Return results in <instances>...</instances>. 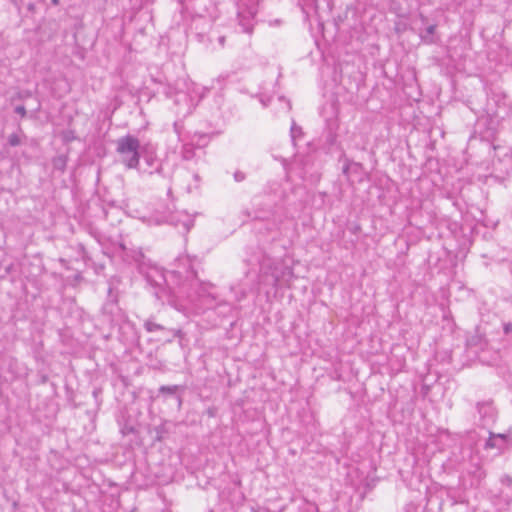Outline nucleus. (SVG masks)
Returning a JSON list of instances; mask_svg holds the SVG:
<instances>
[{
    "label": "nucleus",
    "mask_w": 512,
    "mask_h": 512,
    "mask_svg": "<svg viewBox=\"0 0 512 512\" xmlns=\"http://www.w3.org/2000/svg\"><path fill=\"white\" fill-rule=\"evenodd\" d=\"M293 277V269L270 259L264 260L260 267L259 283L278 287L282 281L288 282Z\"/></svg>",
    "instance_id": "nucleus-1"
},
{
    "label": "nucleus",
    "mask_w": 512,
    "mask_h": 512,
    "mask_svg": "<svg viewBox=\"0 0 512 512\" xmlns=\"http://www.w3.org/2000/svg\"><path fill=\"white\" fill-rule=\"evenodd\" d=\"M116 151L121 157V162L128 169H135L139 164L140 154V141L132 135L120 137L116 141Z\"/></svg>",
    "instance_id": "nucleus-2"
},
{
    "label": "nucleus",
    "mask_w": 512,
    "mask_h": 512,
    "mask_svg": "<svg viewBox=\"0 0 512 512\" xmlns=\"http://www.w3.org/2000/svg\"><path fill=\"white\" fill-rule=\"evenodd\" d=\"M146 279L148 283L155 287L156 290L154 294L159 300H164V298L167 297V302L171 306L175 307L177 310H181L176 303L175 292H172L171 290L167 291L166 288H164V285L167 283V279L160 269L156 267L149 268L146 273Z\"/></svg>",
    "instance_id": "nucleus-3"
},
{
    "label": "nucleus",
    "mask_w": 512,
    "mask_h": 512,
    "mask_svg": "<svg viewBox=\"0 0 512 512\" xmlns=\"http://www.w3.org/2000/svg\"><path fill=\"white\" fill-rule=\"evenodd\" d=\"M191 279L189 282L190 288L193 290L192 293L187 294V298L191 303L200 302L201 307L211 308L213 306L214 296L210 292L212 285L210 283L200 282L194 271L189 272Z\"/></svg>",
    "instance_id": "nucleus-4"
},
{
    "label": "nucleus",
    "mask_w": 512,
    "mask_h": 512,
    "mask_svg": "<svg viewBox=\"0 0 512 512\" xmlns=\"http://www.w3.org/2000/svg\"><path fill=\"white\" fill-rule=\"evenodd\" d=\"M258 4L259 0H239L238 2L237 21L244 33L251 34L253 32Z\"/></svg>",
    "instance_id": "nucleus-5"
},
{
    "label": "nucleus",
    "mask_w": 512,
    "mask_h": 512,
    "mask_svg": "<svg viewBox=\"0 0 512 512\" xmlns=\"http://www.w3.org/2000/svg\"><path fill=\"white\" fill-rule=\"evenodd\" d=\"M154 224L167 223L176 228H181L183 232L187 233L192 228L194 220L184 211H172L170 214H156L153 217Z\"/></svg>",
    "instance_id": "nucleus-6"
},
{
    "label": "nucleus",
    "mask_w": 512,
    "mask_h": 512,
    "mask_svg": "<svg viewBox=\"0 0 512 512\" xmlns=\"http://www.w3.org/2000/svg\"><path fill=\"white\" fill-rule=\"evenodd\" d=\"M175 104L179 106L177 113L182 116L192 113L195 106L192 98L184 92H178L176 94Z\"/></svg>",
    "instance_id": "nucleus-7"
},
{
    "label": "nucleus",
    "mask_w": 512,
    "mask_h": 512,
    "mask_svg": "<svg viewBox=\"0 0 512 512\" xmlns=\"http://www.w3.org/2000/svg\"><path fill=\"white\" fill-rule=\"evenodd\" d=\"M477 410L485 424L495 421L496 410L491 401L478 402Z\"/></svg>",
    "instance_id": "nucleus-8"
},
{
    "label": "nucleus",
    "mask_w": 512,
    "mask_h": 512,
    "mask_svg": "<svg viewBox=\"0 0 512 512\" xmlns=\"http://www.w3.org/2000/svg\"><path fill=\"white\" fill-rule=\"evenodd\" d=\"M506 438H507V436L505 434L490 433V437L486 441L485 448H487V449H493V448L501 449L504 446L505 442H506Z\"/></svg>",
    "instance_id": "nucleus-9"
},
{
    "label": "nucleus",
    "mask_w": 512,
    "mask_h": 512,
    "mask_svg": "<svg viewBox=\"0 0 512 512\" xmlns=\"http://www.w3.org/2000/svg\"><path fill=\"white\" fill-rule=\"evenodd\" d=\"M145 161H146V163H147V165L149 167L154 168V170L146 171L148 174L161 173L162 172V165H161L160 161L156 157H153L152 155H148L145 158Z\"/></svg>",
    "instance_id": "nucleus-10"
},
{
    "label": "nucleus",
    "mask_w": 512,
    "mask_h": 512,
    "mask_svg": "<svg viewBox=\"0 0 512 512\" xmlns=\"http://www.w3.org/2000/svg\"><path fill=\"white\" fill-rule=\"evenodd\" d=\"M172 212L171 208L167 205H164L163 203L157 204V207L151 212V214L148 216L149 222L154 223L153 217L156 214H170Z\"/></svg>",
    "instance_id": "nucleus-11"
},
{
    "label": "nucleus",
    "mask_w": 512,
    "mask_h": 512,
    "mask_svg": "<svg viewBox=\"0 0 512 512\" xmlns=\"http://www.w3.org/2000/svg\"><path fill=\"white\" fill-rule=\"evenodd\" d=\"M53 168L59 171H64L67 165V157L65 155H58L52 160Z\"/></svg>",
    "instance_id": "nucleus-12"
},
{
    "label": "nucleus",
    "mask_w": 512,
    "mask_h": 512,
    "mask_svg": "<svg viewBox=\"0 0 512 512\" xmlns=\"http://www.w3.org/2000/svg\"><path fill=\"white\" fill-rule=\"evenodd\" d=\"M144 328L149 333L166 330V328L164 326L154 322L151 319H148L144 322Z\"/></svg>",
    "instance_id": "nucleus-13"
},
{
    "label": "nucleus",
    "mask_w": 512,
    "mask_h": 512,
    "mask_svg": "<svg viewBox=\"0 0 512 512\" xmlns=\"http://www.w3.org/2000/svg\"><path fill=\"white\" fill-rule=\"evenodd\" d=\"M181 156L184 160H192L195 156V149L191 144H184L181 150Z\"/></svg>",
    "instance_id": "nucleus-14"
},
{
    "label": "nucleus",
    "mask_w": 512,
    "mask_h": 512,
    "mask_svg": "<svg viewBox=\"0 0 512 512\" xmlns=\"http://www.w3.org/2000/svg\"><path fill=\"white\" fill-rule=\"evenodd\" d=\"M435 30H436V25H429L425 29V32L421 33L422 40L425 41L426 43H433L434 42L433 35L435 33Z\"/></svg>",
    "instance_id": "nucleus-15"
},
{
    "label": "nucleus",
    "mask_w": 512,
    "mask_h": 512,
    "mask_svg": "<svg viewBox=\"0 0 512 512\" xmlns=\"http://www.w3.org/2000/svg\"><path fill=\"white\" fill-rule=\"evenodd\" d=\"M178 389H179V386H177V385H172V386L163 385L159 388V393L172 395V394H175Z\"/></svg>",
    "instance_id": "nucleus-16"
},
{
    "label": "nucleus",
    "mask_w": 512,
    "mask_h": 512,
    "mask_svg": "<svg viewBox=\"0 0 512 512\" xmlns=\"http://www.w3.org/2000/svg\"><path fill=\"white\" fill-rule=\"evenodd\" d=\"M8 144L12 147L19 146L21 144V137L17 133H13L8 137Z\"/></svg>",
    "instance_id": "nucleus-17"
},
{
    "label": "nucleus",
    "mask_w": 512,
    "mask_h": 512,
    "mask_svg": "<svg viewBox=\"0 0 512 512\" xmlns=\"http://www.w3.org/2000/svg\"><path fill=\"white\" fill-rule=\"evenodd\" d=\"M302 134V130L300 127L296 126L295 122L292 123L290 128V135L292 141H295V139Z\"/></svg>",
    "instance_id": "nucleus-18"
},
{
    "label": "nucleus",
    "mask_w": 512,
    "mask_h": 512,
    "mask_svg": "<svg viewBox=\"0 0 512 512\" xmlns=\"http://www.w3.org/2000/svg\"><path fill=\"white\" fill-rule=\"evenodd\" d=\"M62 138L65 142H70L75 139L74 132L72 130H67L62 133Z\"/></svg>",
    "instance_id": "nucleus-19"
},
{
    "label": "nucleus",
    "mask_w": 512,
    "mask_h": 512,
    "mask_svg": "<svg viewBox=\"0 0 512 512\" xmlns=\"http://www.w3.org/2000/svg\"><path fill=\"white\" fill-rule=\"evenodd\" d=\"M15 113L19 114L21 117H25L26 109L23 105H18L15 107Z\"/></svg>",
    "instance_id": "nucleus-20"
},
{
    "label": "nucleus",
    "mask_w": 512,
    "mask_h": 512,
    "mask_svg": "<svg viewBox=\"0 0 512 512\" xmlns=\"http://www.w3.org/2000/svg\"><path fill=\"white\" fill-rule=\"evenodd\" d=\"M234 179L236 182H241L245 179V174L241 171H236L234 173Z\"/></svg>",
    "instance_id": "nucleus-21"
},
{
    "label": "nucleus",
    "mask_w": 512,
    "mask_h": 512,
    "mask_svg": "<svg viewBox=\"0 0 512 512\" xmlns=\"http://www.w3.org/2000/svg\"><path fill=\"white\" fill-rule=\"evenodd\" d=\"M173 337H182V331L180 329H171V330H168Z\"/></svg>",
    "instance_id": "nucleus-22"
},
{
    "label": "nucleus",
    "mask_w": 512,
    "mask_h": 512,
    "mask_svg": "<svg viewBox=\"0 0 512 512\" xmlns=\"http://www.w3.org/2000/svg\"><path fill=\"white\" fill-rule=\"evenodd\" d=\"M279 101H283L286 104V108L289 111L291 109V104L288 100H286L284 97H279Z\"/></svg>",
    "instance_id": "nucleus-23"
},
{
    "label": "nucleus",
    "mask_w": 512,
    "mask_h": 512,
    "mask_svg": "<svg viewBox=\"0 0 512 512\" xmlns=\"http://www.w3.org/2000/svg\"><path fill=\"white\" fill-rule=\"evenodd\" d=\"M218 41H219L220 45H221V46H223V45H224V42H225V37H224V36H220V37L218 38Z\"/></svg>",
    "instance_id": "nucleus-24"
},
{
    "label": "nucleus",
    "mask_w": 512,
    "mask_h": 512,
    "mask_svg": "<svg viewBox=\"0 0 512 512\" xmlns=\"http://www.w3.org/2000/svg\"><path fill=\"white\" fill-rule=\"evenodd\" d=\"M174 128H175L176 132L179 134L180 132H179V130H178V123H175V124H174Z\"/></svg>",
    "instance_id": "nucleus-25"
},
{
    "label": "nucleus",
    "mask_w": 512,
    "mask_h": 512,
    "mask_svg": "<svg viewBox=\"0 0 512 512\" xmlns=\"http://www.w3.org/2000/svg\"><path fill=\"white\" fill-rule=\"evenodd\" d=\"M51 2L54 4V5H57L59 3V0H51Z\"/></svg>",
    "instance_id": "nucleus-26"
},
{
    "label": "nucleus",
    "mask_w": 512,
    "mask_h": 512,
    "mask_svg": "<svg viewBox=\"0 0 512 512\" xmlns=\"http://www.w3.org/2000/svg\"><path fill=\"white\" fill-rule=\"evenodd\" d=\"M177 400H178L179 405H181V402H182L181 397H177Z\"/></svg>",
    "instance_id": "nucleus-27"
},
{
    "label": "nucleus",
    "mask_w": 512,
    "mask_h": 512,
    "mask_svg": "<svg viewBox=\"0 0 512 512\" xmlns=\"http://www.w3.org/2000/svg\"><path fill=\"white\" fill-rule=\"evenodd\" d=\"M508 331H509V326L507 325V326H505V332L508 333Z\"/></svg>",
    "instance_id": "nucleus-28"
}]
</instances>
